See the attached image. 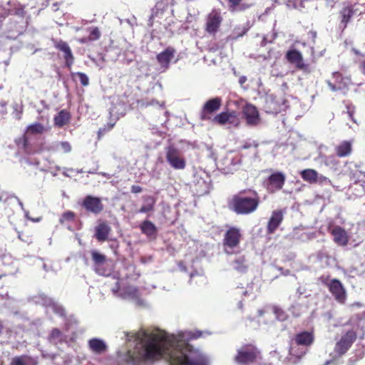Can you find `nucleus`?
<instances>
[{
  "label": "nucleus",
  "instance_id": "59",
  "mask_svg": "<svg viewBox=\"0 0 365 365\" xmlns=\"http://www.w3.org/2000/svg\"><path fill=\"white\" fill-rule=\"evenodd\" d=\"M247 30L248 29H244L243 32L242 34H237L236 36H235V38L242 36L247 31Z\"/></svg>",
  "mask_w": 365,
  "mask_h": 365
},
{
  "label": "nucleus",
  "instance_id": "28",
  "mask_svg": "<svg viewBox=\"0 0 365 365\" xmlns=\"http://www.w3.org/2000/svg\"><path fill=\"white\" fill-rule=\"evenodd\" d=\"M91 257L96 271L98 273H101L100 268L106 262V256L96 250H93L91 252Z\"/></svg>",
  "mask_w": 365,
  "mask_h": 365
},
{
  "label": "nucleus",
  "instance_id": "3",
  "mask_svg": "<svg viewBox=\"0 0 365 365\" xmlns=\"http://www.w3.org/2000/svg\"><path fill=\"white\" fill-rule=\"evenodd\" d=\"M28 302L36 304H41L47 308H51L53 312L60 317H63L66 316V311L64 308L53 299L48 297L43 293H38L28 297Z\"/></svg>",
  "mask_w": 365,
  "mask_h": 365
},
{
  "label": "nucleus",
  "instance_id": "17",
  "mask_svg": "<svg viewBox=\"0 0 365 365\" xmlns=\"http://www.w3.org/2000/svg\"><path fill=\"white\" fill-rule=\"evenodd\" d=\"M285 181V175L281 173L277 172L272 174L268 178L267 189L271 192L279 190L282 188Z\"/></svg>",
  "mask_w": 365,
  "mask_h": 365
},
{
  "label": "nucleus",
  "instance_id": "49",
  "mask_svg": "<svg viewBox=\"0 0 365 365\" xmlns=\"http://www.w3.org/2000/svg\"><path fill=\"white\" fill-rule=\"evenodd\" d=\"M34 263L36 265H41L43 269L45 270V272H48L50 269V267H48L45 262L42 260L41 258H36Z\"/></svg>",
  "mask_w": 365,
  "mask_h": 365
},
{
  "label": "nucleus",
  "instance_id": "15",
  "mask_svg": "<svg viewBox=\"0 0 365 365\" xmlns=\"http://www.w3.org/2000/svg\"><path fill=\"white\" fill-rule=\"evenodd\" d=\"M210 121L213 123L224 125L226 123L237 125L238 119L236 112H222L221 113L212 117Z\"/></svg>",
  "mask_w": 365,
  "mask_h": 365
},
{
  "label": "nucleus",
  "instance_id": "43",
  "mask_svg": "<svg viewBox=\"0 0 365 365\" xmlns=\"http://www.w3.org/2000/svg\"><path fill=\"white\" fill-rule=\"evenodd\" d=\"M274 313L276 316V318L279 321H284L287 318V315L284 310L279 307L274 308Z\"/></svg>",
  "mask_w": 365,
  "mask_h": 365
},
{
  "label": "nucleus",
  "instance_id": "2",
  "mask_svg": "<svg viewBox=\"0 0 365 365\" xmlns=\"http://www.w3.org/2000/svg\"><path fill=\"white\" fill-rule=\"evenodd\" d=\"M249 192L250 195H245V192H242L233 197L231 206L236 213L250 214L257 208L259 200L257 192Z\"/></svg>",
  "mask_w": 365,
  "mask_h": 365
},
{
  "label": "nucleus",
  "instance_id": "33",
  "mask_svg": "<svg viewBox=\"0 0 365 365\" xmlns=\"http://www.w3.org/2000/svg\"><path fill=\"white\" fill-rule=\"evenodd\" d=\"M155 200L152 196H147L144 197V204L140 207L139 212L145 213L153 210Z\"/></svg>",
  "mask_w": 365,
  "mask_h": 365
},
{
  "label": "nucleus",
  "instance_id": "34",
  "mask_svg": "<svg viewBox=\"0 0 365 365\" xmlns=\"http://www.w3.org/2000/svg\"><path fill=\"white\" fill-rule=\"evenodd\" d=\"M351 152V145L348 141H344L336 148V153L339 157L349 155Z\"/></svg>",
  "mask_w": 365,
  "mask_h": 365
},
{
  "label": "nucleus",
  "instance_id": "16",
  "mask_svg": "<svg viewBox=\"0 0 365 365\" xmlns=\"http://www.w3.org/2000/svg\"><path fill=\"white\" fill-rule=\"evenodd\" d=\"M329 232L333 236L335 243L340 246H345L349 242V237L346 230L338 225L329 227Z\"/></svg>",
  "mask_w": 365,
  "mask_h": 365
},
{
  "label": "nucleus",
  "instance_id": "7",
  "mask_svg": "<svg viewBox=\"0 0 365 365\" xmlns=\"http://www.w3.org/2000/svg\"><path fill=\"white\" fill-rule=\"evenodd\" d=\"M314 336L309 331H303L297 334L295 336L294 341L290 348V354L296 356L298 358L302 357L305 354V350H301L298 353L294 345L308 346L313 343Z\"/></svg>",
  "mask_w": 365,
  "mask_h": 365
},
{
  "label": "nucleus",
  "instance_id": "55",
  "mask_svg": "<svg viewBox=\"0 0 365 365\" xmlns=\"http://www.w3.org/2000/svg\"><path fill=\"white\" fill-rule=\"evenodd\" d=\"M247 81V77L245 76H241L240 78H239V83L240 85H243Z\"/></svg>",
  "mask_w": 365,
  "mask_h": 365
},
{
  "label": "nucleus",
  "instance_id": "11",
  "mask_svg": "<svg viewBox=\"0 0 365 365\" xmlns=\"http://www.w3.org/2000/svg\"><path fill=\"white\" fill-rule=\"evenodd\" d=\"M222 105V98L215 97L205 102L200 113V118L202 120H210L212 113L218 110Z\"/></svg>",
  "mask_w": 365,
  "mask_h": 365
},
{
  "label": "nucleus",
  "instance_id": "30",
  "mask_svg": "<svg viewBox=\"0 0 365 365\" xmlns=\"http://www.w3.org/2000/svg\"><path fill=\"white\" fill-rule=\"evenodd\" d=\"M65 339V335L57 328L53 329L48 337L49 342L53 344L61 343Z\"/></svg>",
  "mask_w": 365,
  "mask_h": 365
},
{
  "label": "nucleus",
  "instance_id": "24",
  "mask_svg": "<svg viewBox=\"0 0 365 365\" xmlns=\"http://www.w3.org/2000/svg\"><path fill=\"white\" fill-rule=\"evenodd\" d=\"M38 359L26 355L15 356L12 359L10 365H38Z\"/></svg>",
  "mask_w": 365,
  "mask_h": 365
},
{
  "label": "nucleus",
  "instance_id": "62",
  "mask_svg": "<svg viewBox=\"0 0 365 365\" xmlns=\"http://www.w3.org/2000/svg\"><path fill=\"white\" fill-rule=\"evenodd\" d=\"M101 175H102L103 176L107 177L108 178H110L109 175H108V174H107V173H101Z\"/></svg>",
  "mask_w": 365,
  "mask_h": 365
},
{
  "label": "nucleus",
  "instance_id": "60",
  "mask_svg": "<svg viewBox=\"0 0 365 365\" xmlns=\"http://www.w3.org/2000/svg\"><path fill=\"white\" fill-rule=\"evenodd\" d=\"M360 66L364 71H365V58L361 61Z\"/></svg>",
  "mask_w": 365,
  "mask_h": 365
},
{
  "label": "nucleus",
  "instance_id": "19",
  "mask_svg": "<svg viewBox=\"0 0 365 365\" xmlns=\"http://www.w3.org/2000/svg\"><path fill=\"white\" fill-rule=\"evenodd\" d=\"M175 50L172 47H168L165 51L157 55V61L160 64L163 70L169 67L171 59L174 57Z\"/></svg>",
  "mask_w": 365,
  "mask_h": 365
},
{
  "label": "nucleus",
  "instance_id": "9",
  "mask_svg": "<svg viewBox=\"0 0 365 365\" xmlns=\"http://www.w3.org/2000/svg\"><path fill=\"white\" fill-rule=\"evenodd\" d=\"M114 294L119 296L122 299H129L135 302L137 304H141L143 301L139 297L138 289L133 286H128L120 289L118 282H116L115 287L112 288Z\"/></svg>",
  "mask_w": 365,
  "mask_h": 365
},
{
  "label": "nucleus",
  "instance_id": "1",
  "mask_svg": "<svg viewBox=\"0 0 365 365\" xmlns=\"http://www.w3.org/2000/svg\"><path fill=\"white\" fill-rule=\"evenodd\" d=\"M201 335L199 331H180L170 335L158 329L152 332L142 330L132 336L136 342L134 354L145 361L163 358L170 365H204L205 357L187 344Z\"/></svg>",
  "mask_w": 365,
  "mask_h": 365
},
{
  "label": "nucleus",
  "instance_id": "46",
  "mask_svg": "<svg viewBox=\"0 0 365 365\" xmlns=\"http://www.w3.org/2000/svg\"><path fill=\"white\" fill-rule=\"evenodd\" d=\"M73 76H78L80 82L82 84V86H86L89 84V79L86 74L81 72H77L76 73H73Z\"/></svg>",
  "mask_w": 365,
  "mask_h": 365
},
{
  "label": "nucleus",
  "instance_id": "37",
  "mask_svg": "<svg viewBox=\"0 0 365 365\" xmlns=\"http://www.w3.org/2000/svg\"><path fill=\"white\" fill-rule=\"evenodd\" d=\"M55 47L64 53V56L71 53V50L68 43L63 41H56Z\"/></svg>",
  "mask_w": 365,
  "mask_h": 365
},
{
  "label": "nucleus",
  "instance_id": "64",
  "mask_svg": "<svg viewBox=\"0 0 365 365\" xmlns=\"http://www.w3.org/2000/svg\"><path fill=\"white\" fill-rule=\"evenodd\" d=\"M331 363V361H327L324 365H329Z\"/></svg>",
  "mask_w": 365,
  "mask_h": 365
},
{
  "label": "nucleus",
  "instance_id": "45",
  "mask_svg": "<svg viewBox=\"0 0 365 365\" xmlns=\"http://www.w3.org/2000/svg\"><path fill=\"white\" fill-rule=\"evenodd\" d=\"M75 215L71 211H67L63 214L59 220L60 223L63 224L66 221H72L73 220Z\"/></svg>",
  "mask_w": 365,
  "mask_h": 365
},
{
  "label": "nucleus",
  "instance_id": "27",
  "mask_svg": "<svg viewBox=\"0 0 365 365\" xmlns=\"http://www.w3.org/2000/svg\"><path fill=\"white\" fill-rule=\"evenodd\" d=\"M140 230L149 237H155L158 231L156 226L149 220H145L140 225Z\"/></svg>",
  "mask_w": 365,
  "mask_h": 365
},
{
  "label": "nucleus",
  "instance_id": "52",
  "mask_svg": "<svg viewBox=\"0 0 365 365\" xmlns=\"http://www.w3.org/2000/svg\"><path fill=\"white\" fill-rule=\"evenodd\" d=\"M219 24H206V30L210 33L215 32L218 29Z\"/></svg>",
  "mask_w": 365,
  "mask_h": 365
},
{
  "label": "nucleus",
  "instance_id": "41",
  "mask_svg": "<svg viewBox=\"0 0 365 365\" xmlns=\"http://www.w3.org/2000/svg\"><path fill=\"white\" fill-rule=\"evenodd\" d=\"M109 114H110V118L112 119L111 120H113V122L108 123V130H110L114 126V125L115 123V121L120 117L119 113L117 111L115 110V108H110Z\"/></svg>",
  "mask_w": 365,
  "mask_h": 365
},
{
  "label": "nucleus",
  "instance_id": "40",
  "mask_svg": "<svg viewBox=\"0 0 365 365\" xmlns=\"http://www.w3.org/2000/svg\"><path fill=\"white\" fill-rule=\"evenodd\" d=\"M10 11L12 14L17 15L19 16H24L26 14L24 6L21 5L20 4H14V8L11 9Z\"/></svg>",
  "mask_w": 365,
  "mask_h": 365
},
{
  "label": "nucleus",
  "instance_id": "14",
  "mask_svg": "<svg viewBox=\"0 0 365 365\" xmlns=\"http://www.w3.org/2000/svg\"><path fill=\"white\" fill-rule=\"evenodd\" d=\"M242 113L249 126H257L260 123L259 114L255 106L247 104L243 108Z\"/></svg>",
  "mask_w": 365,
  "mask_h": 365
},
{
  "label": "nucleus",
  "instance_id": "8",
  "mask_svg": "<svg viewBox=\"0 0 365 365\" xmlns=\"http://www.w3.org/2000/svg\"><path fill=\"white\" fill-rule=\"evenodd\" d=\"M241 235L240 230L235 227L229 229L224 237V250L228 254L234 253V250L236 248L240 240Z\"/></svg>",
  "mask_w": 365,
  "mask_h": 365
},
{
  "label": "nucleus",
  "instance_id": "5",
  "mask_svg": "<svg viewBox=\"0 0 365 365\" xmlns=\"http://www.w3.org/2000/svg\"><path fill=\"white\" fill-rule=\"evenodd\" d=\"M259 351L255 346L246 344L237 349L235 361L237 364H248L253 363L259 356Z\"/></svg>",
  "mask_w": 365,
  "mask_h": 365
},
{
  "label": "nucleus",
  "instance_id": "47",
  "mask_svg": "<svg viewBox=\"0 0 365 365\" xmlns=\"http://www.w3.org/2000/svg\"><path fill=\"white\" fill-rule=\"evenodd\" d=\"M327 83L328 84V86L332 91H336L339 90H342L344 87V86L338 85L335 83H332L330 81H327Z\"/></svg>",
  "mask_w": 365,
  "mask_h": 365
},
{
  "label": "nucleus",
  "instance_id": "57",
  "mask_svg": "<svg viewBox=\"0 0 365 365\" xmlns=\"http://www.w3.org/2000/svg\"><path fill=\"white\" fill-rule=\"evenodd\" d=\"M271 41H268L267 36H264L263 39H262V41L261 42V46H264L267 44V42H271Z\"/></svg>",
  "mask_w": 365,
  "mask_h": 365
},
{
  "label": "nucleus",
  "instance_id": "38",
  "mask_svg": "<svg viewBox=\"0 0 365 365\" xmlns=\"http://www.w3.org/2000/svg\"><path fill=\"white\" fill-rule=\"evenodd\" d=\"M59 148H61L64 153H69L71 150V145L67 141L58 142L53 145V150H58Z\"/></svg>",
  "mask_w": 365,
  "mask_h": 365
},
{
  "label": "nucleus",
  "instance_id": "13",
  "mask_svg": "<svg viewBox=\"0 0 365 365\" xmlns=\"http://www.w3.org/2000/svg\"><path fill=\"white\" fill-rule=\"evenodd\" d=\"M82 207L86 211L97 215L103 210V205L99 197L87 195L82 202Z\"/></svg>",
  "mask_w": 365,
  "mask_h": 365
},
{
  "label": "nucleus",
  "instance_id": "23",
  "mask_svg": "<svg viewBox=\"0 0 365 365\" xmlns=\"http://www.w3.org/2000/svg\"><path fill=\"white\" fill-rule=\"evenodd\" d=\"M264 108L267 113L277 114L280 111V106L272 95L266 96Z\"/></svg>",
  "mask_w": 365,
  "mask_h": 365
},
{
  "label": "nucleus",
  "instance_id": "35",
  "mask_svg": "<svg viewBox=\"0 0 365 365\" xmlns=\"http://www.w3.org/2000/svg\"><path fill=\"white\" fill-rule=\"evenodd\" d=\"M15 143L19 149L29 153V143L28 135L25 133L22 136L16 138Z\"/></svg>",
  "mask_w": 365,
  "mask_h": 365
},
{
  "label": "nucleus",
  "instance_id": "4",
  "mask_svg": "<svg viewBox=\"0 0 365 365\" xmlns=\"http://www.w3.org/2000/svg\"><path fill=\"white\" fill-rule=\"evenodd\" d=\"M322 282L328 287L329 291L339 303L344 304L346 299V292L342 283L336 279H329L328 277L322 276Z\"/></svg>",
  "mask_w": 365,
  "mask_h": 365
},
{
  "label": "nucleus",
  "instance_id": "12",
  "mask_svg": "<svg viewBox=\"0 0 365 365\" xmlns=\"http://www.w3.org/2000/svg\"><path fill=\"white\" fill-rule=\"evenodd\" d=\"M210 189V178L207 174L202 175L196 174L194 176L193 190L197 195L209 193Z\"/></svg>",
  "mask_w": 365,
  "mask_h": 365
},
{
  "label": "nucleus",
  "instance_id": "6",
  "mask_svg": "<svg viewBox=\"0 0 365 365\" xmlns=\"http://www.w3.org/2000/svg\"><path fill=\"white\" fill-rule=\"evenodd\" d=\"M165 158L169 165L175 170H182L185 168L186 162L181 152L171 145L165 149Z\"/></svg>",
  "mask_w": 365,
  "mask_h": 365
},
{
  "label": "nucleus",
  "instance_id": "53",
  "mask_svg": "<svg viewBox=\"0 0 365 365\" xmlns=\"http://www.w3.org/2000/svg\"><path fill=\"white\" fill-rule=\"evenodd\" d=\"M143 190L142 187L140 186H138V185H133L131 187V192L133 193H140Z\"/></svg>",
  "mask_w": 365,
  "mask_h": 365
},
{
  "label": "nucleus",
  "instance_id": "51",
  "mask_svg": "<svg viewBox=\"0 0 365 365\" xmlns=\"http://www.w3.org/2000/svg\"><path fill=\"white\" fill-rule=\"evenodd\" d=\"M332 76L333 78L335 79L334 83L342 86L343 78H341V75L339 72H334L333 73Z\"/></svg>",
  "mask_w": 365,
  "mask_h": 365
},
{
  "label": "nucleus",
  "instance_id": "10",
  "mask_svg": "<svg viewBox=\"0 0 365 365\" xmlns=\"http://www.w3.org/2000/svg\"><path fill=\"white\" fill-rule=\"evenodd\" d=\"M356 333L353 330H349L343 334L339 341L336 342L334 351L339 356H342L347 352L353 343L356 339Z\"/></svg>",
  "mask_w": 365,
  "mask_h": 365
},
{
  "label": "nucleus",
  "instance_id": "39",
  "mask_svg": "<svg viewBox=\"0 0 365 365\" xmlns=\"http://www.w3.org/2000/svg\"><path fill=\"white\" fill-rule=\"evenodd\" d=\"M221 21L222 16L220 11L213 10L210 13L207 23H220Z\"/></svg>",
  "mask_w": 365,
  "mask_h": 365
},
{
  "label": "nucleus",
  "instance_id": "61",
  "mask_svg": "<svg viewBox=\"0 0 365 365\" xmlns=\"http://www.w3.org/2000/svg\"><path fill=\"white\" fill-rule=\"evenodd\" d=\"M297 294H298V297L301 296L303 294V292L301 290V288H299L297 289Z\"/></svg>",
  "mask_w": 365,
  "mask_h": 365
},
{
  "label": "nucleus",
  "instance_id": "25",
  "mask_svg": "<svg viewBox=\"0 0 365 365\" xmlns=\"http://www.w3.org/2000/svg\"><path fill=\"white\" fill-rule=\"evenodd\" d=\"M286 57L290 63H295L298 68H302L304 67L302 56L299 51L297 50L289 51Z\"/></svg>",
  "mask_w": 365,
  "mask_h": 365
},
{
  "label": "nucleus",
  "instance_id": "54",
  "mask_svg": "<svg viewBox=\"0 0 365 365\" xmlns=\"http://www.w3.org/2000/svg\"><path fill=\"white\" fill-rule=\"evenodd\" d=\"M23 211L24 212L25 217L27 218L28 220H31L33 222H38L39 221V219H33V218L30 217L29 211H27L26 210H24Z\"/></svg>",
  "mask_w": 365,
  "mask_h": 365
},
{
  "label": "nucleus",
  "instance_id": "58",
  "mask_svg": "<svg viewBox=\"0 0 365 365\" xmlns=\"http://www.w3.org/2000/svg\"><path fill=\"white\" fill-rule=\"evenodd\" d=\"M40 103L42 105V106L46 108V109H49V106L46 104V103L45 102V101H40Z\"/></svg>",
  "mask_w": 365,
  "mask_h": 365
},
{
  "label": "nucleus",
  "instance_id": "42",
  "mask_svg": "<svg viewBox=\"0 0 365 365\" xmlns=\"http://www.w3.org/2000/svg\"><path fill=\"white\" fill-rule=\"evenodd\" d=\"M229 9L231 11H237L240 9V4L242 0H227Z\"/></svg>",
  "mask_w": 365,
  "mask_h": 365
},
{
  "label": "nucleus",
  "instance_id": "22",
  "mask_svg": "<svg viewBox=\"0 0 365 365\" xmlns=\"http://www.w3.org/2000/svg\"><path fill=\"white\" fill-rule=\"evenodd\" d=\"M89 349L94 353L101 354L107 350L105 341L98 338H93L88 341Z\"/></svg>",
  "mask_w": 365,
  "mask_h": 365
},
{
  "label": "nucleus",
  "instance_id": "56",
  "mask_svg": "<svg viewBox=\"0 0 365 365\" xmlns=\"http://www.w3.org/2000/svg\"><path fill=\"white\" fill-rule=\"evenodd\" d=\"M13 197L17 200V202H18L19 206L21 207V210H24L25 209H24V204L21 201V200L19 197H16V196H13Z\"/></svg>",
  "mask_w": 365,
  "mask_h": 365
},
{
  "label": "nucleus",
  "instance_id": "32",
  "mask_svg": "<svg viewBox=\"0 0 365 365\" xmlns=\"http://www.w3.org/2000/svg\"><path fill=\"white\" fill-rule=\"evenodd\" d=\"M318 173L314 169H305L301 172L302 179L309 183H316Z\"/></svg>",
  "mask_w": 365,
  "mask_h": 365
},
{
  "label": "nucleus",
  "instance_id": "31",
  "mask_svg": "<svg viewBox=\"0 0 365 365\" xmlns=\"http://www.w3.org/2000/svg\"><path fill=\"white\" fill-rule=\"evenodd\" d=\"M46 130V127L39 123H35L27 126L26 133L29 135L41 134Z\"/></svg>",
  "mask_w": 365,
  "mask_h": 365
},
{
  "label": "nucleus",
  "instance_id": "21",
  "mask_svg": "<svg viewBox=\"0 0 365 365\" xmlns=\"http://www.w3.org/2000/svg\"><path fill=\"white\" fill-rule=\"evenodd\" d=\"M283 220V215L281 211L275 210L268 222L267 231L269 233H273L279 227Z\"/></svg>",
  "mask_w": 365,
  "mask_h": 365
},
{
  "label": "nucleus",
  "instance_id": "50",
  "mask_svg": "<svg viewBox=\"0 0 365 365\" xmlns=\"http://www.w3.org/2000/svg\"><path fill=\"white\" fill-rule=\"evenodd\" d=\"M258 145L259 144L256 141L245 142L242 146V149H248L252 147H254L255 149H257Z\"/></svg>",
  "mask_w": 365,
  "mask_h": 365
},
{
  "label": "nucleus",
  "instance_id": "63",
  "mask_svg": "<svg viewBox=\"0 0 365 365\" xmlns=\"http://www.w3.org/2000/svg\"><path fill=\"white\" fill-rule=\"evenodd\" d=\"M238 307L241 309L242 307V302H240L238 303Z\"/></svg>",
  "mask_w": 365,
  "mask_h": 365
},
{
  "label": "nucleus",
  "instance_id": "26",
  "mask_svg": "<svg viewBox=\"0 0 365 365\" xmlns=\"http://www.w3.org/2000/svg\"><path fill=\"white\" fill-rule=\"evenodd\" d=\"M70 119V113L66 110H62L54 117L53 120L56 126L62 128L69 123Z\"/></svg>",
  "mask_w": 365,
  "mask_h": 365
},
{
  "label": "nucleus",
  "instance_id": "20",
  "mask_svg": "<svg viewBox=\"0 0 365 365\" xmlns=\"http://www.w3.org/2000/svg\"><path fill=\"white\" fill-rule=\"evenodd\" d=\"M111 228L105 222H101L95 228V237L99 242H105L108 240Z\"/></svg>",
  "mask_w": 365,
  "mask_h": 365
},
{
  "label": "nucleus",
  "instance_id": "48",
  "mask_svg": "<svg viewBox=\"0 0 365 365\" xmlns=\"http://www.w3.org/2000/svg\"><path fill=\"white\" fill-rule=\"evenodd\" d=\"M64 58L66 61V65L68 68H71V65L73 63L74 57L73 53H70L68 55L64 56Z\"/></svg>",
  "mask_w": 365,
  "mask_h": 365
},
{
  "label": "nucleus",
  "instance_id": "36",
  "mask_svg": "<svg viewBox=\"0 0 365 365\" xmlns=\"http://www.w3.org/2000/svg\"><path fill=\"white\" fill-rule=\"evenodd\" d=\"M101 37V32L98 27L91 29L90 34L88 37L83 38L80 40L81 43H87L88 41H96Z\"/></svg>",
  "mask_w": 365,
  "mask_h": 365
},
{
  "label": "nucleus",
  "instance_id": "18",
  "mask_svg": "<svg viewBox=\"0 0 365 365\" xmlns=\"http://www.w3.org/2000/svg\"><path fill=\"white\" fill-rule=\"evenodd\" d=\"M361 13L354 9L352 5L344 6L339 11V18L341 23H348L349 21H353L356 16H359Z\"/></svg>",
  "mask_w": 365,
  "mask_h": 365
},
{
  "label": "nucleus",
  "instance_id": "44",
  "mask_svg": "<svg viewBox=\"0 0 365 365\" xmlns=\"http://www.w3.org/2000/svg\"><path fill=\"white\" fill-rule=\"evenodd\" d=\"M316 183L321 185H331V181L327 177L318 173Z\"/></svg>",
  "mask_w": 365,
  "mask_h": 365
},
{
  "label": "nucleus",
  "instance_id": "29",
  "mask_svg": "<svg viewBox=\"0 0 365 365\" xmlns=\"http://www.w3.org/2000/svg\"><path fill=\"white\" fill-rule=\"evenodd\" d=\"M231 264L232 268L240 273H245L248 269V264L244 256L237 257Z\"/></svg>",
  "mask_w": 365,
  "mask_h": 365
}]
</instances>
